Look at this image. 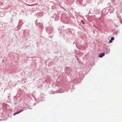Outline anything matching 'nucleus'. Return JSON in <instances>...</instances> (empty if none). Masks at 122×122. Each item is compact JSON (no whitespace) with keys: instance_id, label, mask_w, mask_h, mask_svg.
Listing matches in <instances>:
<instances>
[{"instance_id":"obj_6","label":"nucleus","mask_w":122,"mask_h":122,"mask_svg":"<svg viewBox=\"0 0 122 122\" xmlns=\"http://www.w3.org/2000/svg\"><path fill=\"white\" fill-rule=\"evenodd\" d=\"M112 40H110L109 41V43H112Z\"/></svg>"},{"instance_id":"obj_5","label":"nucleus","mask_w":122,"mask_h":122,"mask_svg":"<svg viewBox=\"0 0 122 122\" xmlns=\"http://www.w3.org/2000/svg\"><path fill=\"white\" fill-rule=\"evenodd\" d=\"M23 111V110H22L20 111H19V113Z\"/></svg>"},{"instance_id":"obj_2","label":"nucleus","mask_w":122,"mask_h":122,"mask_svg":"<svg viewBox=\"0 0 122 122\" xmlns=\"http://www.w3.org/2000/svg\"><path fill=\"white\" fill-rule=\"evenodd\" d=\"M19 112H15V113L13 115H14L15 116V115H16V114H18L19 113Z\"/></svg>"},{"instance_id":"obj_4","label":"nucleus","mask_w":122,"mask_h":122,"mask_svg":"<svg viewBox=\"0 0 122 122\" xmlns=\"http://www.w3.org/2000/svg\"><path fill=\"white\" fill-rule=\"evenodd\" d=\"M81 22L83 24H84L85 23V22L83 21V20H81Z\"/></svg>"},{"instance_id":"obj_3","label":"nucleus","mask_w":122,"mask_h":122,"mask_svg":"<svg viewBox=\"0 0 122 122\" xmlns=\"http://www.w3.org/2000/svg\"><path fill=\"white\" fill-rule=\"evenodd\" d=\"M114 38L113 37H112L111 38V40L112 41L114 40Z\"/></svg>"},{"instance_id":"obj_1","label":"nucleus","mask_w":122,"mask_h":122,"mask_svg":"<svg viewBox=\"0 0 122 122\" xmlns=\"http://www.w3.org/2000/svg\"><path fill=\"white\" fill-rule=\"evenodd\" d=\"M105 55V53H101L99 54V57L100 58L102 57L103 56Z\"/></svg>"}]
</instances>
